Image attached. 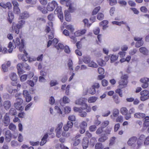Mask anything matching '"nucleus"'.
<instances>
[{
  "label": "nucleus",
  "mask_w": 149,
  "mask_h": 149,
  "mask_svg": "<svg viewBox=\"0 0 149 149\" xmlns=\"http://www.w3.org/2000/svg\"><path fill=\"white\" fill-rule=\"evenodd\" d=\"M120 74H122L120 77V79L119 82V85L118 87L120 88H123L126 86L127 84V79L128 76L126 74H123V72H120Z\"/></svg>",
  "instance_id": "f257e3e1"
},
{
  "label": "nucleus",
  "mask_w": 149,
  "mask_h": 149,
  "mask_svg": "<svg viewBox=\"0 0 149 149\" xmlns=\"http://www.w3.org/2000/svg\"><path fill=\"white\" fill-rule=\"evenodd\" d=\"M13 43L15 45V48L16 47H18L20 52H22L24 49V45L23 39H22L20 41L19 38H17L15 40H13Z\"/></svg>",
  "instance_id": "f03ea898"
},
{
  "label": "nucleus",
  "mask_w": 149,
  "mask_h": 149,
  "mask_svg": "<svg viewBox=\"0 0 149 149\" xmlns=\"http://www.w3.org/2000/svg\"><path fill=\"white\" fill-rule=\"evenodd\" d=\"M16 102L14 104V107L15 109L18 110L22 111L24 109V108L22 106L23 100L21 98H17L16 99Z\"/></svg>",
  "instance_id": "7ed1b4c3"
},
{
  "label": "nucleus",
  "mask_w": 149,
  "mask_h": 149,
  "mask_svg": "<svg viewBox=\"0 0 149 149\" xmlns=\"http://www.w3.org/2000/svg\"><path fill=\"white\" fill-rule=\"evenodd\" d=\"M140 93L141 95L140 97L141 100L144 101L149 98V92L148 91L144 90L141 91Z\"/></svg>",
  "instance_id": "20e7f679"
},
{
  "label": "nucleus",
  "mask_w": 149,
  "mask_h": 149,
  "mask_svg": "<svg viewBox=\"0 0 149 149\" xmlns=\"http://www.w3.org/2000/svg\"><path fill=\"white\" fill-rule=\"evenodd\" d=\"M63 126V124L62 123H61L58 125L55 129V131L56 132V136L58 138L60 137L61 136Z\"/></svg>",
  "instance_id": "39448f33"
},
{
  "label": "nucleus",
  "mask_w": 149,
  "mask_h": 149,
  "mask_svg": "<svg viewBox=\"0 0 149 149\" xmlns=\"http://www.w3.org/2000/svg\"><path fill=\"white\" fill-rule=\"evenodd\" d=\"M57 4L55 1H53L51 3H48L47 7V9L49 11L53 10L57 6Z\"/></svg>",
  "instance_id": "423d86ee"
},
{
  "label": "nucleus",
  "mask_w": 149,
  "mask_h": 149,
  "mask_svg": "<svg viewBox=\"0 0 149 149\" xmlns=\"http://www.w3.org/2000/svg\"><path fill=\"white\" fill-rule=\"evenodd\" d=\"M2 122L4 126H7L10 122V117L8 113H6L4 115L2 120Z\"/></svg>",
  "instance_id": "0eeeda50"
},
{
  "label": "nucleus",
  "mask_w": 149,
  "mask_h": 149,
  "mask_svg": "<svg viewBox=\"0 0 149 149\" xmlns=\"http://www.w3.org/2000/svg\"><path fill=\"white\" fill-rule=\"evenodd\" d=\"M23 51L24 54L22 56L21 54H19L18 55L19 59L20 60H22V61H28L29 59V61L30 62L31 61L30 59H28L27 56V53L26 52L25 50L24 49Z\"/></svg>",
  "instance_id": "6e6552de"
},
{
  "label": "nucleus",
  "mask_w": 149,
  "mask_h": 149,
  "mask_svg": "<svg viewBox=\"0 0 149 149\" xmlns=\"http://www.w3.org/2000/svg\"><path fill=\"white\" fill-rule=\"evenodd\" d=\"M23 94L24 97L25 98L26 102H29L31 100V97L28 91L26 90H24Z\"/></svg>",
  "instance_id": "1a4fd4ad"
},
{
  "label": "nucleus",
  "mask_w": 149,
  "mask_h": 149,
  "mask_svg": "<svg viewBox=\"0 0 149 149\" xmlns=\"http://www.w3.org/2000/svg\"><path fill=\"white\" fill-rule=\"evenodd\" d=\"M53 26V23L52 21H49L48 22L45 29V31L47 33H51L52 31L53 32L52 27Z\"/></svg>",
  "instance_id": "9d476101"
},
{
  "label": "nucleus",
  "mask_w": 149,
  "mask_h": 149,
  "mask_svg": "<svg viewBox=\"0 0 149 149\" xmlns=\"http://www.w3.org/2000/svg\"><path fill=\"white\" fill-rule=\"evenodd\" d=\"M5 137L6 141L7 142H10L12 137L11 133L10 130H7L6 132Z\"/></svg>",
  "instance_id": "9b49d317"
},
{
  "label": "nucleus",
  "mask_w": 149,
  "mask_h": 149,
  "mask_svg": "<svg viewBox=\"0 0 149 149\" xmlns=\"http://www.w3.org/2000/svg\"><path fill=\"white\" fill-rule=\"evenodd\" d=\"M29 13L26 11H24L20 14L19 18L21 19H26L29 17Z\"/></svg>",
  "instance_id": "f8f14e48"
},
{
  "label": "nucleus",
  "mask_w": 149,
  "mask_h": 149,
  "mask_svg": "<svg viewBox=\"0 0 149 149\" xmlns=\"http://www.w3.org/2000/svg\"><path fill=\"white\" fill-rule=\"evenodd\" d=\"M89 145V140L88 138L84 137L83 139L82 146L83 149L87 148Z\"/></svg>",
  "instance_id": "ddd939ff"
},
{
  "label": "nucleus",
  "mask_w": 149,
  "mask_h": 149,
  "mask_svg": "<svg viewBox=\"0 0 149 149\" xmlns=\"http://www.w3.org/2000/svg\"><path fill=\"white\" fill-rule=\"evenodd\" d=\"M73 125V123L71 121H68L67 124L63 127L64 131H67L69 128H71Z\"/></svg>",
  "instance_id": "4468645a"
},
{
  "label": "nucleus",
  "mask_w": 149,
  "mask_h": 149,
  "mask_svg": "<svg viewBox=\"0 0 149 149\" xmlns=\"http://www.w3.org/2000/svg\"><path fill=\"white\" fill-rule=\"evenodd\" d=\"M85 99L81 98L76 100L75 101V103L77 105H82L83 107L85 104H86L85 103Z\"/></svg>",
  "instance_id": "2eb2a0df"
},
{
  "label": "nucleus",
  "mask_w": 149,
  "mask_h": 149,
  "mask_svg": "<svg viewBox=\"0 0 149 149\" xmlns=\"http://www.w3.org/2000/svg\"><path fill=\"white\" fill-rule=\"evenodd\" d=\"M81 136L80 134L77 135L75 137L74 140L73 142V145L74 146H76L79 145L80 143L81 140L79 138Z\"/></svg>",
  "instance_id": "dca6fc26"
},
{
  "label": "nucleus",
  "mask_w": 149,
  "mask_h": 149,
  "mask_svg": "<svg viewBox=\"0 0 149 149\" xmlns=\"http://www.w3.org/2000/svg\"><path fill=\"white\" fill-rule=\"evenodd\" d=\"M17 68L18 70V73L19 74H22L24 72V70L22 68L24 69L23 65V63L18 64L17 66Z\"/></svg>",
  "instance_id": "f3484780"
},
{
  "label": "nucleus",
  "mask_w": 149,
  "mask_h": 149,
  "mask_svg": "<svg viewBox=\"0 0 149 149\" xmlns=\"http://www.w3.org/2000/svg\"><path fill=\"white\" fill-rule=\"evenodd\" d=\"M139 51L141 53L145 55H147L148 54V50L144 47H142L139 49Z\"/></svg>",
  "instance_id": "a211bd4d"
},
{
  "label": "nucleus",
  "mask_w": 149,
  "mask_h": 149,
  "mask_svg": "<svg viewBox=\"0 0 149 149\" xmlns=\"http://www.w3.org/2000/svg\"><path fill=\"white\" fill-rule=\"evenodd\" d=\"M3 106L6 110L9 109L11 106V102L9 100H6L4 102Z\"/></svg>",
  "instance_id": "6ab92c4d"
},
{
  "label": "nucleus",
  "mask_w": 149,
  "mask_h": 149,
  "mask_svg": "<svg viewBox=\"0 0 149 149\" xmlns=\"http://www.w3.org/2000/svg\"><path fill=\"white\" fill-rule=\"evenodd\" d=\"M137 139V138L135 136H134L130 138L128 141V144L129 146H132V144L136 142Z\"/></svg>",
  "instance_id": "aec40b11"
},
{
  "label": "nucleus",
  "mask_w": 149,
  "mask_h": 149,
  "mask_svg": "<svg viewBox=\"0 0 149 149\" xmlns=\"http://www.w3.org/2000/svg\"><path fill=\"white\" fill-rule=\"evenodd\" d=\"M119 110L117 109H114L113 110L112 115H111L110 117L111 118L113 116L114 117H116L119 115Z\"/></svg>",
  "instance_id": "412c9836"
},
{
  "label": "nucleus",
  "mask_w": 149,
  "mask_h": 149,
  "mask_svg": "<svg viewBox=\"0 0 149 149\" xmlns=\"http://www.w3.org/2000/svg\"><path fill=\"white\" fill-rule=\"evenodd\" d=\"M107 138V137L105 135V133H102L101 135V137L98 139V141L103 142L105 141Z\"/></svg>",
  "instance_id": "4be33fe9"
},
{
  "label": "nucleus",
  "mask_w": 149,
  "mask_h": 149,
  "mask_svg": "<svg viewBox=\"0 0 149 149\" xmlns=\"http://www.w3.org/2000/svg\"><path fill=\"white\" fill-rule=\"evenodd\" d=\"M69 6L68 9L71 13L73 12L75 10V6L73 3H68V6Z\"/></svg>",
  "instance_id": "5701e85b"
},
{
  "label": "nucleus",
  "mask_w": 149,
  "mask_h": 149,
  "mask_svg": "<svg viewBox=\"0 0 149 149\" xmlns=\"http://www.w3.org/2000/svg\"><path fill=\"white\" fill-rule=\"evenodd\" d=\"M48 135L47 134H45L41 140L40 143V145L41 146H43L47 142V139L48 138Z\"/></svg>",
  "instance_id": "b1692460"
},
{
  "label": "nucleus",
  "mask_w": 149,
  "mask_h": 149,
  "mask_svg": "<svg viewBox=\"0 0 149 149\" xmlns=\"http://www.w3.org/2000/svg\"><path fill=\"white\" fill-rule=\"evenodd\" d=\"M145 113L139 112L135 113L134 114V116L135 118H143L145 117Z\"/></svg>",
  "instance_id": "393cba45"
},
{
  "label": "nucleus",
  "mask_w": 149,
  "mask_h": 149,
  "mask_svg": "<svg viewBox=\"0 0 149 149\" xmlns=\"http://www.w3.org/2000/svg\"><path fill=\"white\" fill-rule=\"evenodd\" d=\"M8 21L10 23H11L13 19L14 18V15L10 11H9L8 12Z\"/></svg>",
  "instance_id": "a878e982"
},
{
  "label": "nucleus",
  "mask_w": 149,
  "mask_h": 149,
  "mask_svg": "<svg viewBox=\"0 0 149 149\" xmlns=\"http://www.w3.org/2000/svg\"><path fill=\"white\" fill-rule=\"evenodd\" d=\"M120 113L123 115H127L128 113V111L125 107H121L120 110Z\"/></svg>",
  "instance_id": "bb28decb"
},
{
  "label": "nucleus",
  "mask_w": 149,
  "mask_h": 149,
  "mask_svg": "<svg viewBox=\"0 0 149 149\" xmlns=\"http://www.w3.org/2000/svg\"><path fill=\"white\" fill-rule=\"evenodd\" d=\"M25 24V21L24 20H21L18 23L15 24L17 26V27L19 28H22Z\"/></svg>",
  "instance_id": "cd10ccee"
},
{
  "label": "nucleus",
  "mask_w": 149,
  "mask_h": 149,
  "mask_svg": "<svg viewBox=\"0 0 149 149\" xmlns=\"http://www.w3.org/2000/svg\"><path fill=\"white\" fill-rule=\"evenodd\" d=\"M10 78L13 81H15L17 80V76L16 74L15 73H11L10 75Z\"/></svg>",
  "instance_id": "c85d7f7f"
},
{
  "label": "nucleus",
  "mask_w": 149,
  "mask_h": 149,
  "mask_svg": "<svg viewBox=\"0 0 149 149\" xmlns=\"http://www.w3.org/2000/svg\"><path fill=\"white\" fill-rule=\"evenodd\" d=\"M13 29H14L15 33L17 34L19 33L20 28H19L17 27V26L15 24L14 22L13 23Z\"/></svg>",
  "instance_id": "c756f323"
},
{
  "label": "nucleus",
  "mask_w": 149,
  "mask_h": 149,
  "mask_svg": "<svg viewBox=\"0 0 149 149\" xmlns=\"http://www.w3.org/2000/svg\"><path fill=\"white\" fill-rule=\"evenodd\" d=\"M83 61L85 63L88 64L91 61V58L89 56H84L83 57Z\"/></svg>",
  "instance_id": "7c9ffc66"
},
{
  "label": "nucleus",
  "mask_w": 149,
  "mask_h": 149,
  "mask_svg": "<svg viewBox=\"0 0 149 149\" xmlns=\"http://www.w3.org/2000/svg\"><path fill=\"white\" fill-rule=\"evenodd\" d=\"M97 98L96 97H91L88 98V102L90 103L95 102L97 100Z\"/></svg>",
  "instance_id": "2f4dec72"
},
{
  "label": "nucleus",
  "mask_w": 149,
  "mask_h": 149,
  "mask_svg": "<svg viewBox=\"0 0 149 149\" xmlns=\"http://www.w3.org/2000/svg\"><path fill=\"white\" fill-rule=\"evenodd\" d=\"M88 66L94 68H96L98 67L97 65L93 61H91L88 63Z\"/></svg>",
  "instance_id": "473e14b6"
},
{
  "label": "nucleus",
  "mask_w": 149,
  "mask_h": 149,
  "mask_svg": "<svg viewBox=\"0 0 149 149\" xmlns=\"http://www.w3.org/2000/svg\"><path fill=\"white\" fill-rule=\"evenodd\" d=\"M10 115L15 116L17 114V111L14 108H11L9 110L8 113Z\"/></svg>",
  "instance_id": "72a5a7b5"
},
{
  "label": "nucleus",
  "mask_w": 149,
  "mask_h": 149,
  "mask_svg": "<svg viewBox=\"0 0 149 149\" xmlns=\"http://www.w3.org/2000/svg\"><path fill=\"white\" fill-rule=\"evenodd\" d=\"M112 128L109 127H107L106 129L104 130V132L102 133H105V135L109 134H110Z\"/></svg>",
  "instance_id": "f704fd0d"
},
{
  "label": "nucleus",
  "mask_w": 149,
  "mask_h": 149,
  "mask_svg": "<svg viewBox=\"0 0 149 149\" xmlns=\"http://www.w3.org/2000/svg\"><path fill=\"white\" fill-rule=\"evenodd\" d=\"M88 93L89 94L93 95L96 92V91L95 88L92 86L89 89H88Z\"/></svg>",
  "instance_id": "c9c22d12"
},
{
  "label": "nucleus",
  "mask_w": 149,
  "mask_h": 149,
  "mask_svg": "<svg viewBox=\"0 0 149 149\" xmlns=\"http://www.w3.org/2000/svg\"><path fill=\"white\" fill-rule=\"evenodd\" d=\"M73 109L75 112H78L80 113L83 110V108L74 107H73Z\"/></svg>",
  "instance_id": "e433bc0d"
},
{
  "label": "nucleus",
  "mask_w": 149,
  "mask_h": 149,
  "mask_svg": "<svg viewBox=\"0 0 149 149\" xmlns=\"http://www.w3.org/2000/svg\"><path fill=\"white\" fill-rule=\"evenodd\" d=\"M118 56L116 55H112L111 57V63H113L116 61L118 58Z\"/></svg>",
  "instance_id": "4c0bfd02"
},
{
  "label": "nucleus",
  "mask_w": 149,
  "mask_h": 149,
  "mask_svg": "<svg viewBox=\"0 0 149 149\" xmlns=\"http://www.w3.org/2000/svg\"><path fill=\"white\" fill-rule=\"evenodd\" d=\"M15 47L14 46H13V44L11 42H9L8 47L9 49L8 50V52L9 53H11L12 52V51L13 50V47Z\"/></svg>",
  "instance_id": "58836bf2"
},
{
  "label": "nucleus",
  "mask_w": 149,
  "mask_h": 149,
  "mask_svg": "<svg viewBox=\"0 0 149 149\" xmlns=\"http://www.w3.org/2000/svg\"><path fill=\"white\" fill-rule=\"evenodd\" d=\"M54 13L55 14H58L62 13L61 10V7H57L55 10Z\"/></svg>",
  "instance_id": "ea45409f"
},
{
  "label": "nucleus",
  "mask_w": 149,
  "mask_h": 149,
  "mask_svg": "<svg viewBox=\"0 0 149 149\" xmlns=\"http://www.w3.org/2000/svg\"><path fill=\"white\" fill-rule=\"evenodd\" d=\"M69 69L70 70H73V68L72 67L73 63L72 61L71 60H69L68 61V64Z\"/></svg>",
  "instance_id": "a19ab883"
},
{
  "label": "nucleus",
  "mask_w": 149,
  "mask_h": 149,
  "mask_svg": "<svg viewBox=\"0 0 149 149\" xmlns=\"http://www.w3.org/2000/svg\"><path fill=\"white\" fill-rule=\"evenodd\" d=\"M109 124V121L108 120H105L102 122L101 124V126L104 128L108 126Z\"/></svg>",
  "instance_id": "79ce46f5"
},
{
  "label": "nucleus",
  "mask_w": 149,
  "mask_h": 149,
  "mask_svg": "<svg viewBox=\"0 0 149 149\" xmlns=\"http://www.w3.org/2000/svg\"><path fill=\"white\" fill-rule=\"evenodd\" d=\"M112 23L113 24H115L116 25L118 26H120L121 24H126V22H124L123 21L118 22L117 21H114L112 22Z\"/></svg>",
  "instance_id": "37998d69"
},
{
  "label": "nucleus",
  "mask_w": 149,
  "mask_h": 149,
  "mask_svg": "<svg viewBox=\"0 0 149 149\" xmlns=\"http://www.w3.org/2000/svg\"><path fill=\"white\" fill-rule=\"evenodd\" d=\"M87 126V123L84 121H83L80 124L79 127L80 128H85Z\"/></svg>",
  "instance_id": "c03bdc74"
},
{
  "label": "nucleus",
  "mask_w": 149,
  "mask_h": 149,
  "mask_svg": "<svg viewBox=\"0 0 149 149\" xmlns=\"http://www.w3.org/2000/svg\"><path fill=\"white\" fill-rule=\"evenodd\" d=\"M102 144L100 143H97L95 146V149H102L103 148Z\"/></svg>",
  "instance_id": "a18cd8bd"
},
{
  "label": "nucleus",
  "mask_w": 149,
  "mask_h": 149,
  "mask_svg": "<svg viewBox=\"0 0 149 149\" xmlns=\"http://www.w3.org/2000/svg\"><path fill=\"white\" fill-rule=\"evenodd\" d=\"M57 80H51L50 83V84L51 86H53L58 84Z\"/></svg>",
  "instance_id": "49530a36"
},
{
  "label": "nucleus",
  "mask_w": 149,
  "mask_h": 149,
  "mask_svg": "<svg viewBox=\"0 0 149 149\" xmlns=\"http://www.w3.org/2000/svg\"><path fill=\"white\" fill-rule=\"evenodd\" d=\"M143 42L142 41L137 42L136 43L135 46L136 47H139L141 46H142L143 44Z\"/></svg>",
  "instance_id": "de8ad7c7"
},
{
  "label": "nucleus",
  "mask_w": 149,
  "mask_h": 149,
  "mask_svg": "<svg viewBox=\"0 0 149 149\" xmlns=\"http://www.w3.org/2000/svg\"><path fill=\"white\" fill-rule=\"evenodd\" d=\"M103 128L101 126L99 127L96 131V133L97 134H101L103 132Z\"/></svg>",
  "instance_id": "09e8293b"
},
{
  "label": "nucleus",
  "mask_w": 149,
  "mask_h": 149,
  "mask_svg": "<svg viewBox=\"0 0 149 149\" xmlns=\"http://www.w3.org/2000/svg\"><path fill=\"white\" fill-rule=\"evenodd\" d=\"M25 1L27 4H35L36 3V0H25Z\"/></svg>",
  "instance_id": "8fccbe9b"
},
{
  "label": "nucleus",
  "mask_w": 149,
  "mask_h": 149,
  "mask_svg": "<svg viewBox=\"0 0 149 149\" xmlns=\"http://www.w3.org/2000/svg\"><path fill=\"white\" fill-rule=\"evenodd\" d=\"M100 8V6L97 7L95 8L93 10L92 12L93 15H96L99 11Z\"/></svg>",
  "instance_id": "3c124183"
},
{
  "label": "nucleus",
  "mask_w": 149,
  "mask_h": 149,
  "mask_svg": "<svg viewBox=\"0 0 149 149\" xmlns=\"http://www.w3.org/2000/svg\"><path fill=\"white\" fill-rule=\"evenodd\" d=\"M8 128L10 130L14 131L16 129V126L13 123H11L9 124Z\"/></svg>",
  "instance_id": "603ef678"
},
{
  "label": "nucleus",
  "mask_w": 149,
  "mask_h": 149,
  "mask_svg": "<svg viewBox=\"0 0 149 149\" xmlns=\"http://www.w3.org/2000/svg\"><path fill=\"white\" fill-rule=\"evenodd\" d=\"M64 47L63 44L60 43H59L57 45H56L55 46V47L58 50H59V49H64Z\"/></svg>",
  "instance_id": "864d4df0"
},
{
  "label": "nucleus",
  "mask_w": 149,
  "mask_h": 149,
  "mask_svg": "<svg viewBox=\"0 0 149 149\" xmlns=\"http://www.w3.org/2000/svg\"><path fill=\"white\" fill-rule=\"evenodd\" d=\"M123 117L122 116H118L116 118V121L117 122L121 123L123 121Z\"/></svg>",
  "instance_id": "5fc2aeb1"
},
{
  "label": "nucleus",
  "mask_w": 149,
  "mask_h": 149,
  "mask_svg": "<svg viewBox=\"0 0 149 149\" xmlns=\"http://www.w3.org/2000/svg\"><path fill=\"white\" fill-rule=\"evenodd\" d=\"M27 77V75L26 74H23L20 77V80L21 81L23 82L25 81Z\"/></svg>",
  "instance_id": "6e6d98bb"
},
{
  "label": "nucleus",
  "mask_w": 149,
  "mask_h": 149,
  "mask_svg": "<svg viewBox=\"0 0 149 149\" xmlns=\"http://www.w3.org/2000/svg\"><path fill=\"white\" fill-rule=\"evenodd\" d=\"M104 15L102 13H99L97 16V19L100 20H101L104 18Z\"/></svg>",
  "instance_id": "4d7b16f0"
},
{
  "label": "nucleus",
  "mask_w": 149,
  "mask_h": 149,
  "mask_svg": "<svg viewBox=\"0 0 149 149\" xmlns=\"http://www.w3.org/2000/svg\"><path fill=\"white\" fill-rule=\"evenodd\" d=\"M83 110L86 109V111L87 112H90L91 111V109L90 107H88V105L87 104H85L84 106L83 107Z\"/></svg>",
  "instance_id": "13d9d810"
},
{
  "label": "nucleus",
  "mask_w": 149,
  "mask_h": 149,
  "mask_svg": "<svg viewBox=\"0 0 149 149\" xmlns=\"http://www.w3.org/2000/svg\"><path fill=\"white\" fill-rule=\"evenodd\" d=\"M97 128L96 126L95 125H92L90 126L89 129V130L91 132L95 131Z\"/></svg>",
  "instance_id": "bf43d9fd"
},
{
  "label": "nucleus",
  "mask_w": 149,
  "mask_h": 149,
  "mask_svg": "<svg viewBox=\"0 0 149 149\" xmlns=\"http://www.w3.org/2000/svg\"><path fill=\"white\" fill-rule=\"evenodd\" d=\"M60 2L62 4H66L67 6H68V3L70 2V0H61Z\"/></svg>",
  "instance_id": "052dcab7"
},
{
  "label": "nucleus",
  "mask_w": 149,
  "mask_h": 149,
  "mask_svg": "<svg viewBox=\"0 0 149 149\" xmlns=\"http://www.w3.org/2000/svg\"><path fill=\"white\" fill-rule=\"evenodd\" d=\"M113 98L116 103V104H118L120 103V101L118 96H117L116 95H114L113 96Z\"/></svg>",
  "instance_id": "680f3d73"
},
{
  "label": "nucleus",
  "mask_w": 149,
  "mask_h": 149,
  "mask_svg": "<svg viewBox=\"0 0 149 149\" xmlns=\"http://www.w3.org/2000/svg\"><path fill=\"white\" fill-rule=\"evenodd\" d=\"M98 63L99 65L101 66H104L106 64L105 61L101 59L99 60L98 61Z\"/></svg>",
  "instance_id": "e2e57ef3"
},
{
  "label": "nucleus",
  "mask_w": 149,
  "mask_h": 149,
  "mask_svg": "<svg viewBox=\"0 0 149 149\" xmlns=\"http://www.w3.org/2000/svg\"><path fill=\"white\" fill-rule=\"evenodd\" d=\"M13 11L15 13L17 14H19L20 12V10L19 7H14Z\"/></svg>",
  "instance_id": "0e129e2a"
},
{
  "label": "nucleus",
  "mask_w": 149,
  "mask_h": 149,
  "mask_svg": "<svg viewBox=\"0 0 149 149\" xmlns=\"http://www.w3.org/2000/svg\"><path fill=\"white\" fill-rule=\"evenodd\" d=\"M65 27L67 29L70 30L71 32H72L74 30V29L73 26L72 25H67Z\"/></svg>",
  "instance_id": "69168bd1"
},
{
  "label": "nucleus",
  "mask_w": 149,
  "mask_h": 149,
  "mask_svg": "<svg viewBox=\"0 0 149 149\" xmlns=\"http://www.w3.org/2000/svg\"><path fill=\"white\" fill-rule=\"evenodd\" d=\"M149 79L147 78H144L141 79L140 81L143 83H148L149 81Z\"/></svg>",
  "instance_id": "338daca9"
},
{
  "label": "nucleus",
  "mask_w": 149,
  "mask_h": 149,
  "mask_svg": "<svg viewBox=\"0 0 149 149\" xmlns=\"http://www.w3.org/2000/svg\"><path fill=\"white\" fill-rule=\"evenodd\" d=\"M137 50L136 49H134L130 50L129 52V54L130 55H133L136 53Z\"/></svg>",
  "instance_id": "774afa93"
}]
</instances>
